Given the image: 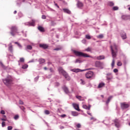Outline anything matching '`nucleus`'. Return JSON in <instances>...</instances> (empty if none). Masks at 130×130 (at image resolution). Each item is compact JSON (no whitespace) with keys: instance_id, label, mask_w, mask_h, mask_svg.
<instances>
[{"instance_id":"obj_36","label":"nucleus","mask_w":130,"mask_h":130,"mask_svg":"<svg viewBox=\"0 0 130 130\" xmlns=\"http://www.w3.org/2000/svg\"><path fill=\"white\" fill-rule=\"evenodd\" d=\"M72 115L73 116H78V114H77V113H76V112H72Z\"/></svg>"},{"instance_id":"obj_19","label":"nucleus","mask_w":130,"mask_h":130,"mask_svg":"<svg viewBox=\"0 0 130 130\" xmlns=\"http://www.w3.org/2000/svg\"><path fill=\"white\" fill-rule=\"evenodd\" d=\"M105 57L104 55H100L96 57V59L98 60L105 59Z\"/></svg>"},{"instance_id":"obj_16","label":"nucleus","mask_w":130,"mask_h":130,"mask_svg":"<svg viewBox=\"0 0 130 130\" xmlns=\"http://www.w3.org/2000/svg\"><path fill=\"white\" fill-rule=\"evenodd\" d=\"M62 89H63V91H64V92L66 93H69V89H68V87L66 86V85H64L62 87Z\"/></svg>"},{"instance_id":"obj_32","label":"nucleus","mask_w":130,"mask_h":130,"mask_svg":"<svg viewBox=\"0 0 130 130\" xmlns=\"http://www.w3.org/2000/svg\"><path fill=\"white\" fill-rule=\"evenodd\" d=\"M117 66L118 67H121L122 66V63L120 61H118L117 62Z\"/></svg>"},{"instance_id":"obj_62","label":"nucleus","mask_w":130,"mask_h":130,"mask_svg":"<svg viewBox=\"0 0 130 130\" xmlns=\"http://www.w3.org/2000/svg\"><path fill=\"white\" fill-rule=\"evenodd\" d=\"M90 108H91V106H90V105H89L88 107V110H90Z\"/></svg>"},{"instance_id":"obj_53","label":"nucleus","mask_w":130,"mask_h":130,"mask_svg":"<svg viewBox=\"0 0 130 130\" xmlns=\"http://www.w3.org/2000/svg\"><path fill=\"white\" fill-rule=\"evenodd\" d=\"M6 126V123L5 122H2V127H4Z\"/></svg>"},{"instance_id":"obj_58","label":"nucleus","mask_w":130,"mask_h":130,"mask_svg":"<svg viewBox=\"0 0 130 130\" xmlns=\"http://www.w3.org/2000/svg\"><path fill=\"white\" fill-rule=\"evenodd\" d=\"M55 6H56L58 9L59 8V6L57 5V4L55 3L54 4Z\"/></svg>"},{"instance_id":"obj_13","label":"nucleus","mask_w":130,"mask_h":130,"mask_svg":"<svg viewBox=\"0 0 130 130\" xmlns=\"http://www.w3.org/2000/svg\"><path fill=\"white\" fill-rule=\"evenodd\" d=\"M25 25L35 26V21L32 20L31 22H27L24 23Z\"/></svg>"},{"instance_id":"obj_31","label":"nucleus","mask_w":130,"mask_h":130,"mask_svg":"<svg viewBox=\"0 0 130 130\" xmlns=\"http://www.w3.org/2000/svg\"><path fill=\"white\" fill-rule=\"evenodd\" d=\"M74 62L75 63H81L82 62V61L80 60L79 59H76Z\"/></svg>"},{"instance_id":"obj_55","label":"nucleus","mask_w":130,"mask_h":130,"mask_svg":"<svg viewBox=\"0 0 130 130\" xmlns=\"http://www.w3.org/2000/svg\"><path fill=\"white\" fill-rule=\"evenodd\" d=\"M20 109H21L23 112H24L25 108H24V107H20Z\"/></svg>"},{"instance_id":"obj_35","label":"nucleus","mask_w":130,"mask_h":130,"mask_svg":"<svg viewBox=\"0 0 130 130\" xmlns=\"http://www.w3.org/2000/svg\"><path fill=\"white\" fill-rule=\"evenodd\" d=\"M85 38L87 40H90L91 39V37L89 35H86Z\"/></svg>"},{"instance_id":"obj_14","label":"nucleus","mask_w":130,"mask_h":130,"mask_svg":"<svg viewBox=\"0 0 130 130\" xmlns=\"http://www.w3.org/2000/svg\"><path fill=\"white\" fill-rule=\"evenodd\" d=\"M73 108L77 111H80V109H79V106L77 104H73Z\"/></svg>"},{"instance_id":"obj_48","label":"nucleus","mask_w":130,"mask_h":130,"mask_svg":"<svg viewBox=\"0 0 130 130\" xmlns=\"http://www.w3.org/2000/svg\"><path fill=\"white\" fill-rule=\"evenodd\" d=\"M19 104L20 105H23V102L22 101H21V100H19Z\"/></svg>"},{"instance_id":"obj_24","label":"nucleus","mask_w":130,"mask_h":130,"mask_svg":"<svg viewBox=\"0 0 130 130\" xmlns=\"http://www.w3.org/2000/svg\"><path fill=\"white\" fill-rule=\"evenodd\" d=\"M63 47L62 46H59L58 47H56V48L54 49V51H60L62 49Z\"/></svg>"},{"instance_id":"obj_7","label":"nucleus","mask_w":130,"mask_h":130,"mask_svg":"<svg viewBox=\"0 0 130 130\" xmlns=\"http://www.w3.org/2000/svg\"><path fill=\"white\" fill-rule=\"evenodd\" d=\"M93 74L94 73L92 71H89L86 73L85 77L87 79H90L93 77Z\"/></svg>"},{"instance_id":"obj_11","label":"nucleus","mask_w":130,"mask_h":130,"mask_svg":"<svg viewBox=\"0 0 130 130\" xmlns=\"http://www.w3.org/2000/svg\"><path fill=\"white\" fill-rule=\"evenodd\" d=\"M39 47L43 49H46L49 47V46L48 44H40Z\"/></svg>"},{"instance_id":"obj_33","label":"nucleus","mask_w":130,"mask_h":130,"mask_svg":"<svg viewBox=\"0 0 130 130\" xmlns=\"http://www.w3.org/2000/svg\"><path fill=\"white\" fill-rule=\"evenodd\" d=\"M113 11H117L119 10V8L117 6H114L112 8Z\"/></svg>"},{"instance_id":"obj_26","label":"nucleus","mask_w":130,"mask_h":130,"mask_svg":"<svg viewBox=\"0 0 130 130\" xmlns=\"http://www.w3.org/2000/svg\"><path fill=\"white\" fill-rule=\"evenodd\" d=\"M32 49V47L31 45H28L26 46V48L25 49V50H31Z\"/></svg>"},{"instance_id":"obj_56","label":"nucleus","mask_w":130,"mask_h":130,"mask_svg":"<svg viewBox=\"0 0 130 130\" xmlns=\"http://www.w3.org/2000/svg\"><path fill=\"white\" fill-rule=\"evenodd\" d=\"M81 84H85V82L82 79H81Z\"/></svg>"},{"instance_id":"obj_47","label":"nucleus","mask_w":130,"mask_h":130,"mask_svg":"<svg viewBox=\"0 0 130 130\" xmlns=\"http://www.w3.org/2000/svg\"><path fill=\"white\" fill-rule=\"evenodd\" d=\"M113 72H114V73H116L118 72V70L117 69H114L113 70Z\"/></svg>"},{"instance_id":"obj_60","label":"nucleus","mask_w":130,"mask_h":130,"mask_svg":"<svg viewBox=\"0 0 130 130\" xmlns=\"http://www.w3.org/2000/svg\"><path fill=\"white\" fill-rule=\"evenodd\" d=\"M66 116V115H65V114L61 115V116H60V117H63V118L65 117Z\"/></svg>"},{"instance_id":"obj_43","label":"nucleus","mask_w":130,"mask_h":130,"mask_svg":"<svg viewBox=\"0 0 130 130\" xmlns=\"http://www.w3.org/2000/svg\"><path fill=\"white\" fill-rule=\"evenodd\" d=\"M17 46L19 47V49H21L22 48V46L19 43L18 44Z\"/></svg>"},{"instance_id":"obj_54","label":"nucleus","mask_w":130,"mask_h":130,"mask_svg":"<svg viewBox=\"0 0 130 130\" xmlns=\"http://www.w3.org/2000/svg\"><path fill=\"white\" fill-rule=\"evenodd\" d=\"M1 114H5V112L3 110H2L1 112Z\"/></svg>"},{"instance_id":"obj_28","label":"nucleus","mask_w":130,"mask_h":130,"mask_svg":"<svg viewBox=\"0 0 130 130\" xmlns=\"http://www.w3.org/2000/svg\"><path fill=\"white\" fill-rule=\"evenodd\" d=\"M91 50H92V48L90 47H88L85 49V51L87 52H91Z\"/></svg>"},{"instance_id":"obj_9","label":"nucleus","mask_w":130,"mask_h":130,"mask_svg":"<svg viewBox=\"0 0 130 130\" xmlns=\"http://www.w3.org/2000/svg\"><path fill=\"white\" fill-rule=\"evenodd\" d=\"M87 70L88 69L81 70L80 69H71V71H72L73 72H74V73H78L80 72H84Z\"/></svg>"},{"instance_id":"obj_10","label":"nucleus","mask_w":130,"mask_h":130,"mask_svg":"<svg viewBox=\"0 0 130 130\" xmlns=\"http://www.w3.org/2000/svg\"><path fill=\"white\" fill-rule=\"evenodd\" d=\"M77 8L79 9H81L84 6L83 3H82L80 1H77Z\"/></svg>"},{"instance_id":"obj_22","label":"nucleus","mask_w":130,"mask_h":130,"mask_svg":"<svg viewBox=\"0 0 130 130\" xmlns=\"http://www.w3.org/2000/svg\"><path fill=\"white\" fill-rule=\"evenodd\" d=\"M38 61L40 64H42L45 62V59L44 58H39Z\"/></svg>"},{"instance_id":"obj_44","label":"nucleus","mask_w":130,"mask_h":130,"mask_svg":"<svg viewBox=\"0 0 130 130\" xmlns=\"http://www.w3.org/2000/svg\"><path fill=\"white\" fill-rule=\"evenodd\" d=\"M76 127H77V128H80V127H81V124H80L79 123H78V124H77Z\"/></svg>"},{"instance_id":"obj_37","label":"nucleus","mask_w":130,"mask_h":130,"mask_svg":"<svg viewBox=\"0 0 130 130\" xmlns=\"http://www.w3.org/2000/svg\"><path fill=\"white\" fill-rule=\"evenodd\" d=\"M44 113L46 115H49V114H50V112L48 110H46L45 111H44Z\"/></svg>"},{"instance_id":"obj_57","label":"nucleus","mask_w":130,"mask_h":130,"mask_svg":"<svg viewBox=\"0 0 130 130\" xmlns=\"http://www.w3.org/2000/svg\"><path fill=\"white\" fill-rule=\"evenodd\" d=\"M107 79L108 80H110L112 79V77H107Z\"/></svg>"},{"instance_id":"obj_50","label":"nucleus","mask_w":130,"mask_h":130,"mask_svg":"<svg viewBox=\"0 0 130 130\" xmlns=\"http://www.w3.org/2000/svg\"><path fill=\"white\" fill-rule=\"evenodd\" d=\"M49 70H50V72L51 73H54V70H53V69L52 68H50L49 69Z\"/></svg>"},{"instance_id":"obj_61","label":"nucleus","mask_w":130,"mask_h":130,"mask_svg":"<svg viewBox=\"0 0 130 130\" xmlns=\"http://www.w3.org/2000/svg\"><path fill=\"white\" fill-rule=\"evenodd\" d=\"M52 75H49L47 76V78H50L51 77Z\"/></svg>"},{"instance_id":"obj_21","label":"nucleus","mask_w":130,"mask_h":130,"mask_svg":"<svg viewBox=\"0 0 130 130\" xmlns=\"http://www.w3.org/2000/svg\"><path fill=\"white\" fill-rule=\"evenodd\" d=\"M63 11L64 13L68 14H71V11L68 9H63Z\"/></svg>"},{"instance_id":"obj_15","label":"nucleus","mask_w":130,"mask_h":130,"mask_svg":"<svg viewBox=\"0 0 130 130\" xmlns=\"http://www.w3.org/2000/svg\"><path fill=\"white\" fill-rule=\"evenodd\" d=\"M8 51H9L11 53H13V45H12L11 43H9L8 45Z\"/></svg>"},{"instance_id":"obj_59","label":"nucleus","mask_w":130,"mask_h":130,"mask_svg":"<svg viewBox=\"0 0 130 130\" xmlns=\"http://www.w3.org/2000/svg\"><path fill=\"white\" fill-rule=\"evenodd\" d=\"M87 113L88 115H90V116H92V114H91V113H89V112H87Z\"/></svg>"},{"instance_id":"obj_12","label":"nucleus","mask_w":130,"mask_h":130,"mask_svg":"<svg viewBox=\"0 0 130 130\" xmlns=\"http://www.w3.org/2000/svg\"><path fill=\"white\" fill-rule=\"evenodd\" d=\"M114 123H115V126L119 128L120 126V122L119 121V120H117V119H116L115 120H114Z\"/></svg>"},{"instance_id":"obj_64","label":"nucleus","mask_w":130,"mask_h":130,"mask_svg":"<svg viewBox=\"0 0 130 130\" xmlns=\"http://www.w3.org/2000/svg\"><path fill=\"white\" fill-rule=\"evenodd\" d=\"M1 120H2V121H6V120H7V119H5V118H2V119H1Z\"/></svg>"},{"instance_id":"obj_8","label":"nucleus","mask_w":130,"mask_h":130,"mask_svg":"<svg viewBox=\"0 0 130 130\" xmlns=\"http://www.w3.org/2000/svg\"><path fill=\"white\" fill-rule=\"evenodd\" d=\"M129 107V105L126 103H122L121 104V108L122 109L124 110L128 108Z\"/></svg>"},{"instance_id":"obj_27","label":"nucleus","mask_w":130,"mask_h":130,"mask_svg":"<svg viewBox=\"0 0 130 130\" xmlns=\"http://www.w3.org/2000/svg\"><path fill=\"white\" fill-rule=\"evenodd\" d=\"M28 67V64H24L22 65V69H23L24 70H25V69H27Z\"/></svg>"},{"instance_id":"obj_2","label":"nucleus","mask_w":130,"mask_h":130,"mask_svg":"<svg viewBox=\"0 0 130 130\" xmlns=\"http://www.w3.org/2000/svg\"><path fill=\"white\" fill-rule=\"evenodd\" d=\"M73 53L75 54L76 56L78 57H89V58H93L92 56L87 54V53H84L82 52H80L76 50H73Z\"/></svg>"},{"instance_id":"obj_41","label":"nucleus","mask_w":130,"mask_h":130,"mask_svg":"<svg viewBox=\"0 0 130 130\" xmlns=\"http://www.w3.org/2000/svg\"><path fill=\"white\" fill-rule=\"evenodd\" d=\"M86 42H87V41H86V39H83V40H82V43L83 44H86Z\"/></svg>"},{"instance_id":"obj_49","label":"nucleus","mask_w":130,"mask_h":130,"mask_svg":"<svg viewBox=\"0 0 130 130\" xmlns=\"http://www.w3.org/2000/svg\"><path fill=\"white\" fill-rule=\"evenodd\" d=\"M35 62V59H32L30 60H29L28 61V63H32V62Z\"/></svg>"},{"instance_id":"obj_40","label":"nucleus","mask_w":130,"mask_h":130,"mask_svg":"<svg viewBox=\"0 0 130 130\" xmlns=\"http://www.w3.org/2000/svg\"><path fill=\"white\" fill-rule=\"evenodd\" d=\"M76 98L78 99L79 101H82L81 96L76 95Z\"/></svg>"},{"instance_id":"obj_42","label":"nucleus","mask_w":130,"mask_h":130,"mask_svg":"<svg viewBox=\"0 0 130 130\" xmlns=\"http://www.w3.org/2000/svg\"><path fill=\"white\" fill-rule=\"evenodd\" d=\"M90 120H93V121H96L97 120V119H95V118H94V117H91V118H90Z\"/></svg>"},{"instance_id":"obj_20","label":"nucleus","mask_w":130,"mask_h":130,"mask_svg":"<svg viewBox=\"0 0 130 130\" xmlns=\"http://www.w3.org/2000/svg\"><path fill=\"white\" fill-rule=\"evenodd\" d=\"M121 37L123 40H125L127 38L126 34L125 32L121 34Z\"/></svg>"},{"instance_id":"obj_1","label":"nucleus","mask_w":130,"mask_h":130,"mask_svg":"<svg viewBox=\"0 0 130 130\" xmlns=\"http://www.w3.org/2000/svg\"><path fill=\"white\" fill-rule=\"evenodd\" d=\"M110 48L111 50V54L113 57L112 61L111 63V67L112 68H114L115 66V58L117 56V45L115 43L113 44V45H111L110 46Z\"/></svg>"},{"instance_id":"obj_46","label":"nucleus","mask_w":130,"mask_h":130,"mask_svg":"<svg viewBox=\"0 0 130 130\" xmlns=\"http://www.w3.org/2000/svg\"><path fill=\"white\" fill-rule=\"evenodd\" d=\"M39 78V76H37L35 78V81L37 82L38 81V79Z\"/></svg>"},{"instance_id":"obj_4","label":"nucleus","mask_w":130,"mask_h":130,"mask_svg":"<svg viewBox=\"0 0 130 130\" xmlns=\"http://www.w3.org/2000/svg\"><path fill=\"white\" fill-rule=\"evenodd\" d=\"M58 72L60 74H61L63 76H64V78L67 80H70L71 77L69 76V74L64 71L62 67H59L58 69Z\"/></svg>"},{"instance_id":"obj_18","label":"nucleus","mask_w":130,"mask_h":130,"mask_svg":"<svg viewBox=\"0 0 130 130\" xmlns=\"http://www.w3.org/2000/svg\"><path fill=\"white\" fill-rule=\"evenodd\" d=\"M105 86V83L104 82H101L99 84L98 86V88H101Z\"/></svg>"},{"instance_id":"obj_30","label":"nucleus","mask_w":130,"mask_h":130,"mask_svg":"<svg viewBox=\"0 0 130 130\" xmlns=\"http://www.w3.org/2000/svg\"><path fill=\"white\" fill-rule=\"evenodd\" d=\"M104 38V35L103 34H100L97 36V38L100 39H102Z\"/></svg>"},{"instance_id":"obj_25","label":"nucleus","mask_w":130,"mask_h":130,"mask_svg":"<svg viewBox=\"0 0 130 130\" xmlns=\"http://www.w3.org/2000/svg\"><path fill=\"white\" fill-rule=\"evenodd\" d=\"M113 98V96H110L108 98L107 101H106V104L108 105L111 101V99Z\"/></svg>"},{"instance_id":"obj_3","label":"nucleus","mask_w":130,"mask_h":130,"mask_svg":"<svg viewBox=\"0 0 130 130\" xmlns=\"http://www.w3.org/2000/svg\"><path fill=\"white\" fill-rule=\"evenodd\" d=\"M3 83L5 85L9 86L13 83V78L11 76H8L6 78L3 79Z\"/></svg>"},{"instance_id":"obj_6","label":"nucleus","mask_w":130,"mask_h":130,"mask_svg":"<svg viewBox=\"0 0 130 130\" xmlns=\"http://www.w3.org/2000/svg\"><path fill=\"white\" fill-rule=\"evenodd\" d=\"M17 31H18L17 27L15 26H12L11 28L10 34L12 36L14 37L15 36V34L17 33Z\"/></svg>"},{"instance_id":"obj_38","label":"nucleus","mask_w":130,"mask_h":130,"mask_svg":"<svg viewBox=\"0 0 130 130\" xmlns=\"http://www.w3.org/2000/svg\"><path fill=\"white\" fill-rule=\"evenodd\" d=\"M83 108H84V109H86V110H88V106H86V105H83Z\"/></svg>"},{"instance_id":"obj_45","label":"nucleus","mask_w":130,"mask_h":130,"mask_svg":"<svg viewBox=\"0 0 130 130\" xmlns=\"http://www.w3.org/2000/svg\"><path fill=\"white\" fill-rule=\"evenodd\" d=\"M7 129H8V130H12L13 127H12V126H8Z\"/></svg>"},{"instance_id":"obj_52","label":"nucleus","mask_w":130,"mask_h":130,"mask_svg":"<svg viewBox=\"0 0 130 130\" xmlns=\"http://www.w3.org/2000/svg\"><path fill=\"white\" fill-rule=\"evenodd\" d=\"M42 18L43 19H46V17L45 15H43L42 16Z\"/></svg>"},{"instance_id":"obj_51","label":"nucleus","mask_w":130,"mask_h":130,"mask_svg":"<svg viewBox=\"0 0 130 130\" xmlns=\"http://www.w3.org/2000/svg\"><path fill=\"white\" fill-rule=\"evenodd\" d=\"M60 85V83L59 82H56L55 84V86H59Z\"/></svg>"},{"instance_id":"obj_23","label":"nucleus","mask_w":130,"mask_h":130,"mask_svg":"<svg viewBox=\"0 0 130 130\" xmlns=\"http://www.w3.org/2000/svg\"><path fill=\"white\" fill-rule=\"evenodd\" d=\"M38 29L40 31L42 32H43L45 31L44 28L42 26H39L38 27Z\"/></svg>"},{"instance_id":"obj_34","label":"nucleus","mask_w":130,"mask_h":130,"mask_svg":"<svg viewBox=\"0 0 130 130\" xmlns=\"http://www.w3.org/2000/svg\"><path fill=\"white\" fill-rule=\"evenodd\" d=\"M108 5L110 7H113L114 6V3L112 2H110L108 3Z\"/></svg>"},{"instance_id":"obj_17","label":"nucleus","mask_w":130,"mask_h":130,"mask_svg":"<svg viewBox=\"0 0 130 130\" xmlns=\"http://www.w3.org/2000/svg\"><path fill=\"white\" fill-rule=\"evenodd\" d=\"M121 18L122 20H127L130 19V16L127 15H122Z\"/></svg>"},{"instance_id":"obj_39","label":"nucleus","mask_w":130,"mask_h":130,"mask_svg":"<svg viewBox=\"0 0 130 130\" xmlns=\"http://www.w3.org/2000/svg\"><path fill=\"white\" fill-rule=\"evenodd\" d=\"M19 115H15V116H14V119L15 120H17L19 118Z\"/></svg>"},{"instance_id":"obj_63","label":"nucleus","mask_w":130,"mask_h":130,"mask_svg":"<svg viewBox=\"0 0 130 130\" xmlns=\"http://www.w3.org/2000/svg\"><path fill=\"white\" fill-rule=\"evenodd\" d=\"M64 128V127L63 126H60V129H63Z\"/></svg>"},{"instance_id":"obj_5","label":"nucleus","mask_w":130,"mask_h":130,"mask_svg":"<svg viewBox=\"0 0 130 130\" xmlns=\"http://www.w3.org/2000/svg\"><path fill=\"white\" fill-rule=\"evenodd\" d=\"M94 66L95 68L100 69H103L105 66V63L100 61H95L94 62Z\"/></svg>"},{"instance_id":"obj_29","label":"nucleus","mask_w":130,"mask_h":130,"mask_svg":"<svg viewBox=\"0 0 130 130\" xmlns=\"http://www.w3.org/2000/svg\"><path fill=\"white\" fill-rule=\"evenodd\" d=\"M20 62H24V58L23 57L20 58L19 60L18 61V63Z\"/></svg>"}]
</instances>
